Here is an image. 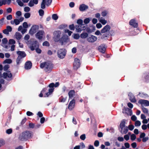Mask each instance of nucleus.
Masks as SVG:
<instances>
[{"label":"nucleus","mask_w":149,"mask_h":149,"mask_svg":"<svg viewBox=\"0 0 149 149\" xmlns=\"http://www.w3.org/2000/svg\"><path fill=\"white\" fill-rule=\"evenodd\" d=\"M40 67L41 68H45V71L47 72H50L53 68V65L50 62H47L41 63Z\"/></svg>","instance_id":"obj_1"},{"label":"nucleus","mask_w":149,"mask_h":149,"mask_svg":"<svg viewBox=\"0 0 149 149\" xmlns=\"http://www.w3.org/2000/svg\"><path fill=\"white\" fill-rule=\"evenodd\" d=\"M33 135L32 132L26 131L23 132L20 135L19 138L22 140H26L32 137Z\"/></svg>","instance_id":"obj_2"},{"label":"nucleus","mask_w":149,"mask_h":149,"mask_svg":"<svg viewBox=\"0 0 149 149\" xmlns=\"http://www.w3.org/2000/svg\"><path fill=\"white\" fill-rule=\"evenodd\" d=\"M70 40L68 36L65 34L63 35L59 41L62 45H65L70 42Z\"/></svg>","instance_id":"obj_3"},{"label":"nucleus","mask_w":149,"mask_h":149,"mask_svg":"<svg viewBox=\"0 0 149 149\" xmlns=\"http://www.w3.org/2000/svg\"><path fill=\"white\" fill-rule=\"evenodd\" d=\"M61 34V33L60 31H55L54 33V37L53 38L54 41L56 42H58L59 41Z\"/></svg>","instance_id":"obj_4"},{"label":"nucleus","mask_w":149,"mask_h":149,"mask_svg":"<svg viewBox=\"0 0 149 149\" xmlns=\"http://www.w3.org/2000/svg\"><path fill=\"white\" fill-rule=\"evenodd\" d=\"M24 19V18L23 17H21L19 18H17L14 19L13 20H11L10 23L12 25H18L20 22H22Z\"/></svg>","instance_id":"obj_5"},{"label":"nucleus","mask_w":149,"mask_h":149,"mask_svg":"<svg viewBox=\"0 0 149 149\" xmlns=\"http://www.w3.org/2000/svg\"><path fill=\"white\" fill-rule=\"evenodd\" d=\"M34 44L35 45V47H34L33 46H32V45L29 46V48L32 51L33 50L35 49L37 53H41V50L40 49L38 48L39 47V44L38 42H35V43Z\"/></svg>","instance_id":"obj_6"},{"label":"nucleus","mask_w":149,"mask_h":149,"mask_svg":"<svg viewBox=\"0 0 149 149\" xmlns=\"http://www.w3.org/2000/svg\"><path fill=\"white\" fill-rule=\"evenodd\" d=\"M39 26L37 25H33L29 31V33L31 35L34 34L39 29Z\"/></svg>","instance_id":"obj_7"},{"label":"nucleus","mask_w":149,"mask_h":149,"mask_svg":"<svg viewBox=\"0 0 149 149\" xmlns=\"http://www.w3.org/2000/svg\"><path fill=\"white\" fill-rule=\"evenodd\" d=\"M57 55L59 58H63L65 55V49H61L59 50L57 52Z\"/></svg>","instance_id":"obj_8"},{"label":"nucleus","mask_w":149,"mask_h":149,"mask_svg":"<svg viewBox=\"0 0 149 149\" xmlns=\"http://www.w3.org/2000/svg\"><path fill=\"white\" fill-rule=\"evenodd\" d=\"M44 35V32L42 30H40L35 34V36L37 39L41 40L42 39Z\"/></svg>","instance_id":"obj_9"},{"label":"nucleus","mask_w":149,"mask_h":149,"mask_svg":"<svg viewBox=\"0 0 149 149\" xmlns=\"http://www.w3.org/2000/svg\"><path fill=\"white\" fill-rule=\"evenodd\" d=\"M80 60L78 58L74 59V62L73 64L74 68L75 70H77L80 67Z\"/></svg>","instance_id":"obj_10"},{"label":"nucleus","mask_w":149,"mask_h":149,"mask_svg":"<svg viewBox=\"0 0 149 149\" xmlns=\"http://www.w3.org/2000/svg\"><path fill=\"white\" fill-rule=\"evenodd\" d=\"M97 37L91 35L87 38V41L90 42H93L97 40Z\"/></svg>","instance_id":"obj_11"},{"label":"nucleus","mask_w":149,"mask_h":149,"mask_svg":"<svg viewBox=\"0 0 149 149\" xmlns=\"http://www.w3.org/2000/svg\"><path fill=\"white\" fill-rule=\"evenodd\" d=\"M110 26L108 25H107L102 29L101 33H105L109 32L110 30Z\"/></svg>","instance_id":"obj_12"},{"label":"nucleus","mask_w":149,"mask_h":149,"mask_svg":"<svg viewBox=\"0 0 149 149\" xmlns=\"http://www.w3.org/2000/svg\"><path fill=\"white\" fill-rule=\"evenodd\" d=\"M138 102L141 104L142 106H147L149 105V102L147 100H140Z\"/></svg>","instance_id":"obj_13"},{"label":"nucleus","mask_w":149,"mask_h":149,"mask_svg":"<svg viewBox=\"0 0 149 149\" xmlns=\"http://www.w3.org/2000/svg\"><path fill=\"white\" fill-rule=\"evenodd\" d=\"M2 77L4 78H11L12 77V74L10 72L7 71L3 74Z\"/></svg>","instance_id":"obj_14"},{"label":"nucleus","mask_w":149,"mask_h":149,"mask_svg":"<svg viewBox=\"0 0 149 149\" xmlns=\"http://www.w3.org/2000/svg\"><path fill=\"white\" fill-rule=\"evenodd\" d=\"M77 32H80L85 29L83 25H77L75 26Z\"/></svg>","instance_id":"obj_15"},{"label":"nucleus","mask_w":149,"mask_h":149,"mask_svg":"<svg viewBox=\"0 0 149 149\" xmlns=\"http://www.w3.org/2000/svg\"><path fill=\"white\" fill-rule=\"evenodd\" d=\"M12 30V28L11 26H8L6 27V29L3 30V32L5 34L8 35L9 32L11 31Z\"/></svg>","instance_id":"obj_16"},{"label":"nucleus","mask_w":149,"mask_h":149,"mask_svg":"<svg viewBox=\"0 0 149 149\" xmlns=\"http://www.w3.org/2000/svg\"><path fill=\"white\" fill-rule=\"evenodd\" d=\"M75 103V100L73 99L71 101L68 105V108L70 110H72L74 108Z\"/></svg>","instance_id":"obj_17"},{"label":"nucleus","mask_w":149,"mask_h":149,"mask_svg":"<svg viewBox=\"0 0 149 149\" xmlns=\"http://www.w3.org/2000/svg\"><path fill=\"white\" fill-rule=\"evenodd\" d=\"M129 24L134 27H136L138 26L137 23L134 19H132L130 20L129 22Z\"/></svg>","instance_id":"obj_18"},{"label":"nucleus","mask_w":149,"mask_h":149,"mask_svg":"<svg viewBox=\"0 0 149 149\" xmlns=\"http://www.w3.org/2000/svg\"><path fill=\"white\" fill-rule=\"evenodd\" d=\"M38 0H31L28 4V5L30 7L34 6V4H37L38 3Z\"/></svg>","instance_id":"obj_19"},{"label":"nucleus","mask_w":149,"mask_h":149,"mask_svg":"<svg viewBox=\"0 0 149 149\" xmlns=\"http://www.w3.org/2000/svg\"><path fill=\"white\" fill-rule=\"evenodd\" d=\"M17 53L18 55V57H19L22 58L26 56V54L24 52L17 51Z\"/></svg>","instance_id":"obj_20"},{"label":"nucleus","mask_w":149,"mask_h":149,"mask_svg":"<svg viewBox=\"0 0 149 149\" xmlns=\"http://www.w3.org/2000/svg\"><path fill=\"white\" fill-rule=\"evenodd\" d=\"M32 63L30 61L27 62L25 64V68L26 69H30L32 66Z\"/></svg>","instance_id":"obj_21"},{"label":"nucleus","mask_w":149,"mask_h":149,"mask_svg":"<svg viewBox=\"0 0 149 149\" xmlns=\"http://www.w3.org/2000/svg\"><path fill=\"white\" fill-rule=\"evenodd\" d=\"M99 51L102 53L105 52L106 48L104 45H102L98 47Z\"/></svg>","instance_id":"obj_22"},{"label":"nucleus","mask_w":149,"mask_h":149,"mask_svg":"<svg viewBox=\"0 0 149 149\" xmlns=\"http://www.w3.org/2000/svg\"><path fill=\"white\" fill-rule=\"evenodd\" d=\"M130 101L132 102H135L136 100L134 96L132 93H129L128 94Z\"/></svg>","instance_id":"obj_23"},{"label":"nucleus","mask_w":149,"mask_h":149,"mask_svg":"<svg viewBox=\"0 0 149 149\" xmlns=\"http://www.w3.org/2000/svg\"><path fill=\"white\" fill-rule=\"evenodd\" d=\"M98 20L103 25H105L107 23V20L103 17L99 18Z\"/></svg>","instance_id":"obj_24"},{"label":"nucleus","mask_w":149,"mask_h":149,"mask_svg":"<svg viewBox=\"0 0 149 149\" xmlns=\"http://www.w3.org/2000/svg\"><path fill=\"white\" fill-rule=\"evenodd\" d=\"M88 7L85 4H82L79 7V10L81 11H84L86 9L88 8Z\"/></svg>","instance_id":"obj_25"},{"label":"nucleus","mask_w":149,"mask_h":149,"mask_svg":"<svg viewBox=\"0 0 149 149\" xmlns=\"http://www.w3.org/2000/svg\"><path fill=\"white\" fill-rule=\"evenodd\" d=\"M120 129V132L122 134H126L128 130V127L127 126L121 128Z\"/></svg>","instance_id":"obj_26"},{"label":"nucleus","mask_w":149,"mask_h":149,"mask_svg":"<svg viewBox=\"0 0 149 149\" xmlns=\"http://www.w3.org/2000/svg\"><path fill=\"white\" fill-rule=\"evenodd\" d=\"M14 36L17 39L19 40L22 38V36L20 33L17 32L15 33Z\"/></svg>","instance_id":"obj_27"},{"label":"nucleus","mask_w":149,"mask_h":149,"mask_svg":"<svg viewBox=\"0 0 149 149\" xmlns=\"http://www.w3.org/2000/svg\"><path fill=\"white\" fill-rule=\"evenodd\" d=\"M127 111L129 112V114L131 115L132 114V110L128 108H124L123 109V113H128Z\"/></svg>","instance_id":"obj_28"},{"label":"nucleus","mask_w":149,"mask_h":149,"mask_svg":"<svg viewBox=\"0 0 149 149\" xmlns=\"http://www.w3.org/2000/svg\"><path fill=\"white\" fill-rule=\"evenodd\" d=\"M54 90V88H50L49 89V92H48L46 93V95H44L45 97H48L51 94V93Z\"/></svg>","instance_id":"obj_29"},{"label":"nucleus","mask_w":149,"mask_h":149,"mask_svg":"<svg viewBox=\"0 0 149 149\" xmlns=\"http://www.w3.org/2000/svg\"><path fill=\"white\" fill-rule=\"evenodd\" d=\"M75 92L74 90H71L68 93V95L70 98H71L72 97L73 95H74Z\"/></svg>","instance_id":"obj_30"},{"label":"nucleus","mask_w":149,"mask_h":149,"mask_svg":"<svg viewBox=\"0 0 149 149\" xmlns=\"http://www.w3.org/2000/svg\"><path fill=\"white\" fill-rule=\"evenodd\" d=\"M125 120H122L120 123V128L126 127L125 126Z\"/></svg>","instance_id":"obj_31"},{"label":"nucleus","mask_w":149,"mask_h":149,"mask_svg":"<svg viewBox=\"0 0 149 149\" xmlns=\"http://www.w3.org/2000/svg\"><path fill=\"white\" fill-rule=\"evenodd\" d=\"M88 34L86 33H83L81 34V37L82 38H85L87 37Z\"/></svg>","instance_id":"obj_32"},{"label":"nucleus","mask_w":149,"mask_h":149,"mask_svg":"<svg viewBox=\"0 0 149 149\" xmlns=\"http://www.w3.org/2000/svg\"><path fill=\"white\" fill-rule=\"evenodd\" d=\"M72 36L74 38L76 39H78L80 37L79 34L77 33H74Z\"/></svg>","instance_id":"obj_33"},{"label":"nucleus","mask_w":149,"mask_h":149,"mask_svg":"<svg viewBox=\"0 0 149 149\" xmlns=\"http://www.w3.org/2000/svg\"><path fill=\"white\" fill-rule=\"evenodd\" d=\"M108 13L107 10H104L101 13L102 16L103 17H105L107 16Z\"/></svg>","instance_id":"obj_34"},{"label":"nucleus","mask_w":149,"mask_h":149,"mask_svg":"<svg viewBox=\"0 0 149 149\" xmlns=\"http://www.w3.org/2000/svg\"><path fill=\"white\" fill-rule=\"evenodd\" d=\"M7 4V1L6 0H0V6H1L3 5Z\"/></svg>","instance_id":"obj_35"},{"label":"nucleus","mask_w":149,"mask_h":149,"mask_svg":"<svg viewBox=\"0 0 149 149\" xmlns=\"http://www.w3.org/2000/svg\"><path fill=\"white\" fill-rule=\"evenodd\" d=\"M29 38H30L28 34H27V35H26V36L24 37V40L27 41V42H26V43L28 45H29V41H28V40L29 39Z\"/></svg>","instance_id":"obj_36"},{"label":"nucleus","mask_w":149,"mask_h":149,"mask_svg":"<svg viewBox=\"0 0 149 149\" xmlns=\"http://www.w3.org/2000/svg\"><path fill=\"white\" fill-rule=\"evenodd\" d=\"M12 60L10 59H7L5 60L3 63H5L10 64L12 62Z\"/></svg>","instance_id":"obj_37"},{"label":"nucleus","mask_w":149,"mask_h":149,"mask_svg":"<svg viewBox=\"0 0 149 149\" xmlns=\"http://www.w3.org/2000/svg\"><path fill=\"white\" fill-rule=\"evenodd\" d=\"M52 1V0H45V3L46 5L47 6H49L51 4Z\"/></svg>","instance_id":"obj_38"},{"label":"nucleus","mask_w":149,"mask_h":149,"mask_svg":"<svg viewBox=\"0 0 149 149\" xmlns=\"http://www.w3.org/2000/svg\"><path fill=\"white\" fill-rule=\"evenodd\" d=\"M45 0H43L41 5V8L42 9H44L45 8Z\"/></svg>","instance_id":"obj_39"},{"label":"nucleus","mask_w":149,"mask_h":149,"mask_svg":"<svg viewBox=\"0 0 149 149\" xmlns=\"http://www.w3.org/2000/svg\"><path fill=\"white\" fill-rule=\"evenodd\" d=\"M141 122L139 120H136L135 123V126H140L141 125Z\"/></svg>","instance_id":"obj_40"},{"label":"nucleus","mask_w":149,"mask_h":149,"mask_svg":"<svg viewBox=\"0 0 149 149\" xmlns=\"http://www.w3.org/2000/svg\"><path fill=\"white\" fill-rule=\"evenodd\" d=\"M16 17L18 18L21 15L22 13L20 11H18L16 12Z\"/></svg>","instance_id":"obj_41"},{"label":"nucleus","mask_w":149,"mask_h":149,"mask_svg":"<svg viewBox=\"0 0 149 149\" xmlns=\"http://www.w3.org/2000/svg\"><path fill=\"white\" fill-rule=\"evenodd\" d=\"M21 0H17V2L20 6H22L24 5L23 3L21 1Z\"/></svg>","instance_id":"obj_42"},{"label":"nucleus","mask_w":149,"mask_h":149,"mask_svg":"<svg viewBox=\"0 0 149 149\" xmlns=\"http://www.w3.org/2000/svg\"><path fill=\"white\" fill-rule=\"evenodd\" d=\"M65 33H68L69 36H71L72 33V31H70L68 29L65 30Z\"/></svg>","instance_id":"obj_43"},{"label":"nucleus","mask_w":149,"mask_h":149,"mask_svg":"<svg viewBox=\"0 0 149 149\" xmlns=\"http://www.w3.org/2000/svg\"><path fill=\"white\" fill-rule=\"evenodd\" d=\"M22 58L19 57H18L16 59V63L17 64V65H19V63H21V61Z\"/></svg>","instance_id":"obj_44"},{"label":"nucleus","mask_w":149,"mask_h":149,"mask_svg":"<svg viewBox=\"0 0 149 149\" xmlns=\"http://www.w3.org/2000/svg\"><path fill=\"white\" fill-rule=\"evenodd\" d=\"M136 138V135L134 134H132L130 136L131 139L132 141L134 140Z\"/></svg>","instance_id":"obj_45"},{"label":"nucleus","mask_w":149,"mask_h":149,"mask_svg":"<svg viewBox=\"0 0 149 149\" xmlns=\"http://www.w3.org/2000/svg\"><path fill=\"white\" fill-rule=\"evenodd\" d=\"M58 17L56 14H53L52 15V18L54 20H56L58 19Z\"/></svg>","instance_id":"obj_46"},{"label":"nucleus","mask_w":149,"mask_h":149,"mask_svg":"<svg viewBox=\"0 0 149 149\" xmlns=\"http://www.w3.org/2000/svg\"><path fill=\"white\" fill-rule=\"evenodd\" d=\"M90 19L89 18H86L84 20V22L86 24L88 23L90 21Z\"/></svg>","instance_id":"obj_47"},{"label":"nucleus","mask_w":149,"mask_h":149,"mask_svg":"<svg viewBox=\"0 0 149 149\" xmlns=\"http://www.w3.org/2000/svg\"><path fill=\"white\" fill-rule=\"evenodd\" d=\"M31 15V14L29 13H25L24 15V17L26 18H29Z\"/></svg>","instance_id":"obj_48"},{"label":"nucleus","mask_w":149,"mask_h":149,"mask_svg":"<svg viewBox=\"0 0 149 149\" xmlns=\"http://www.w3.org/2000/svg\"><path fill=\"white\" fill-rule=\"evenodd\" d=\"M23 27L24 28H27L29 26L27 22H25L23 23Z\"/></svg>","instance_id":"obj_49"},{"label":"nucleus","mask_w":149,"mask_h":149,"mask_svg":"<svg viewBox=\"0 0 149 149\" xmlns=\"http://www.w3.org/2000/svg\"><path fill=\"white\" fill-rule=\"evenodd\" d=\"M9 43L10 44H15V41L13 39H10L9 40Z\"/></svg>","instance_id":"obj_50"},{"label":"nucleus","mask_w":149,"mask_h":149,"mask_svg":"<svg viewBox=\"0 0 149 149\" xmlns=\"http://www.w3.org/2000/svg\"><path fill=\"white\" fill-rule=\"evenodd\" d=\"M86 138V135L85 134L81 135L80 136V139L82 140H84Z\"/></svg>","instance_id":"obj_51"},{"label":"nucleus","mask_w":149,"mask_h":149,"mask_svg":"<svg viewBox=\"0 0 149 149\" xmlns=\"http://www.w3.org/2000/svg\"><path fill=\"white\" fill-rule=\"evenodd\" d=\"M96 27L97 29H100L102 27V25L101 23H98L96 24Z\"/></svg>","instance_id":"obj_52"},{"label":"nucleus","mask_w":149,"mask_h":149,"mask_svg":"<svg viewBox=\"0 0 149 149\" xmlns=\"http://www.w3.org/2000/svg\"><path fill=\"white\" fill-rule=\"evenodd\" d=\"M66 99V97H61L60 99V101L61 102H64Z\"/></svg>","instance_id":"obj_53"},{"label":"nucleus","mask_w":149,"mask_h":149,"mask_svg":"<svg viewBox=\"0 0 149 149\" xmlns=\"http://www.w3.org/2000/svg\"><path fill=\"white\" fill-rule=\"evenodd\" d=\"M143 111L144 113H145L148 114V109L145 107L143 108Z\"/></svg>","instance_id":"obj_54"},{"label":"nucleus","mask_w":149,"mask_h":149,"mask_svg":"<svg viewBox=\"0 0 149 149\" xmlns=\"http://www.w3.org/2000/svg\"><path fill=\"white\" fill-rule=\"evenodd\" d=\"M39 15L40 16H42L44 14V11L42 9H40L39 11Z\"/></svg>","instance_id":"obj_55"},{"label":"nucleus","mask_w":149,"mask_h":149,"mask_svg":"<svg viewBox=\"0 0 149 149\" xmlns=\"http://www.w3.org/2000/svg\"><path fill=\"white\" fill-rule=\"evenodd\" d=\"M102 33L99 30H97L95 33V35L97 36H99L100 35H101Z\"/></svg>","instance_id":"obj_56"},{"label":"nucleus","mask_w":149,"mask_h":149,"mask_svg":"<svg viewBox=\"0 0 149 149\" xmlns=\"http://www.w3.org/2000/svg\"><path fill=\"white\" fill-rule=\"evenodd\" d=\"M24 11L25 12H29L30 10V8L27 6L25 7L24 8Z\"/></svg>","instance_id":"obj_57"},{"label":"nucleus","mask_w":149,"mask_h":149,"mask_svg":"<svg viewBox=\"0 0 149 149\" xmlns=\"http://www.w3.org/2000/svg\"><path fill=\"white\" fill-rule=\"evenodd\" d=\"M128 128L130 130H132L134 129V126L132 125H129L128 126Z\"/></svg>","instance_id":"obj_58"},{"label":"nucleus","mask_w":149,"mask_h":149,"mask_svg":"<svg viewBox=\"0 0 149 149\" xmlns=\"http://www.w3.org/2000/svg\"><path fill=\"white\" fill-rule=\"evenodd\" d=\"M12 130L11 129H9L6 130V133L8 134H10L12 133Z\"/></svg>","instance_id":"obj_59"},{"label":"nucleus","mask_w":149,"mask_h":149,"mask_svg":"<svg viewBox=\"0 0 149 149\" xmlns=\"http://www.w3.org/2000/svg\"><path fill=\"white\" fill-rule=\"evenodd\" d=\"M99 142L97 140L95 141L94 143V145L95 146L97 147L99 146Z\"/></svg>","instance_id":"obj_60"},{"label":"nucleus","mask_w":149,"mask_h":149,"mask_svg":"<svg viewBox=\"0 0 149 149\" xmlns=\"http://www.w3.org/2000/svg\"><path fill=\"white\" fill-rule=\"evenodd\" d=\"M107 33H104L102 35L101 38L103 39H105L107 38Z\"/></svg>","instance_id":"obj_61"},{"label":"nucleus","mask_w":149,"mask_h":149,"mask_svg":"<svg viewBox=\"0 0 149 149\" xmlns=\"http://www.w3.org/2000/svg\"><path fill=\"white\" fill-rule=\"evenodd\" d=\"M92 22L93 24H95L97 22V20L95 18H94L92 19Z\"/></svg>","instance_id":"obj_62"},{"label":"nucleus","mask_w":149,"mask_h":149,"mask_svg":"<svg viewBox=\"0 0 149 149\" xmlns=\"http://www.w3.org/2000/svg\"><path fill=\"white\" fill-rule=\"evenodd\" d=\"M100 14L99 13H96L95 14V17L97 18H98V19L99 18H100Z\"/></svg>","instance_id":"obj_63"},{"label":"nucleus","mask_w":149,"mask_h":149,"mask_svg":"<svg viewBox=\"0 0 149 149\" xmlns=\"http://www.w3.org/2000/svg\"><path fill=\"white\" fill-rule=\"evenodd\" d=\"M2 42L3 44H5L8 42V40L6 38H4L2 40Z\"/></svg>","instance_id":"obj_64"}]
</instances>
